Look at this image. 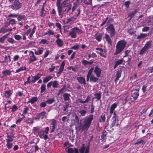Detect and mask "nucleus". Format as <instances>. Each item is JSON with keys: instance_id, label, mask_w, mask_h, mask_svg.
<instances>
[{"instance_id": "1", "label": "nucleus", "mask_w": 153, "mask_h": 153, "mask_svg": "<svg viewBox=\"0 0 153 153\" xmlns=\"http://www.w3.org/2000/svg\"><path fill=\"white\" fill-rule=\"evenodd\" d=\"M127 42L125 39L121 40L117 42L116 45L114 55H117L121 53L126 47Z\"/></svg>"}, {"instance_id": "2", "label": "nucleus", "mask_w": 153, "mask_h": 153, "mask_svg": "<svg viewBox=\"0 0 153 153\" xmlns=\"http://www.w3.org/2000/svg\"><path fill=\"white\" fill-rule=\"evenodd\" d=\"M93 115L90 114L88 117L85 118L83 121V124L82 126V131H86L91 125L93 119Z\"/></svg>"}, {"instance_id": "3", "label": "nucleus", "mask_w": 153, "mask_h": 153, "mask_svg": "<svg viewBox=\"0 0 153 153\" xmlns=\"http://www.w3.org/2000/svg\"><path fill=\"white\" fill-rule=\"evenodd\" d=\"M22 3L19 0H15L10 6V8L13 10L20 9L22 6Z\"/></svg>"}, {"instance_id": "4", "label": "nucleus", "mask_w": 153, "mask_h": 153, "mask_svg": "<svg viewBox=\"0 0 153 153\" xmlns=\"http://www.w3.org/2000/svg\"><path fill=\"white\" fill-rule=\"evenodd\" d=\"M82 31L79 27H76L71 29V30L69 33V35L72 38H75L76 37L77 33L80 34L82 33Z\"/></svg>"}, {"instance_id": "5", "label": "nucleus", "mask_w": 153, "mask_h": 153, "mask_svg": "<svg viewBox=\"0 0 153 153\" xmlns=\"http://www.w3.org/2000/svg\"><path fill=\"white\" fill-rule=\"evenodd\" d=\"M68 0H65L63 1L61 4V7H59L57 10L58 15L61 18H62L63 16V7H66L69 5L68 3Z\"/></svg>"}, {"instance_id": "6", "label": "nucleus", "mask_w": 153, "mask_h": 153, "mask_svg": "<svg viewBox=\"0 0 153 153\" xmlns=\"http://www.w3.org/2000/svg\"><path fill=\"white\" fill-rule=\"evenodd\" d=\"M106 30L110 34V37L112 38L115 35V29L113 24H110L106 28Z\"/></svg>"}, {"instance_id": "7", "label": "nucleus", "mask_w": 153, "mask_h": 153, "mask_svg": "<svg viewBox=\"0 0 153 153\" xmlns=\"http://www.w3.org/2000/svg\"><path fill=\"white\" fill-rule=\"evenodd\" d=\"M47 115V114L46 113L45 111H43L40 113H38L36 115V117H34V118L36 120L38 121L40 119H43L44 117H46Z\"/></svg>"}, {"instance_id": "8", "label": "nucleus", "mask_w": 153, "mask_h": 153, "mask_svg": "<svg viewBox=\"0 0 153 153\" xmlns=\"http://www.w3.org/2000/svg\"><path fill=\"white\" fill-rule=\"evenodd\" d=\"M56 120L54 119L52 120V121L50 124V133H52L54 131L56 127Z\"/></svg>"}, {"instance_id": "9", "label": "nucleus", "mask_w": 153, "mask_h": 153, "mask_svg": "<svg viewBox=\"0 0 153 153\" xmlns=\"http://www.w3.org/2000/svg\"><path fill=\"white\" fill-rule=\"evenodd\" d=\"M30 58L29 59V61L28 63L30 64L32 62L36 61L37 59L36 57L35 56L33 52L32 51H30Z\"/></svg>"}, {"instance_id": "10", "label": "nucleus", "mask_w": 153, "mask_h": 153, "mask_svg": "<svg viewBox=\"0 0 153 153\" xmlns=\"http://www.w3.org/2000/svg\"><path fill=\"white\" fill-rule=\"evenodd\" d=\"M13 92V90H9L4 91V97L7 99H8L12 96Z\"/></svg>"}, {"instance_id": "11", "label": "nucleus", "mask_w": 153, "mask_h": 153, "mask_svg": "<svg viewBox=\"0 0 153 153\" xmlns=\"http://www.w3.org/2000/svg\"><path fill=\"white\" fill-rule=\"evenodd\" d=\"M42 76V74L40 73L38 74L37 75L35 76L31 75V77L32 79V82L35 83Z\"/></svg>"}, {"instance_id": "12", "label": "nucleus", "mask_w": 153, "mask_h": 153, "mask_svg": "<svg viewBox=\"0 0 153 153\" xmlns=\"http://www.w3.org/2000/svg\"><path fill=\"white\" fill-rule=\"evenodd\" d=\"M65 63L64 61H63L60 66L58 72L57 73V76H59L61 74L64 69V67L65 65Z\"/></svg>"}, {"instance_id": "13", "label": "nucleus", "mask_w": 153, "mask_h": 153, "mask_svg": "<svg viewBox=\"0 0 153 153\" xmlns=\"http://www.w3.org/2000/svg\"><path fill=\"white\" fill-rule=\"evenodd\" d=\"M76 80L78 82L81 84L85 85L86 84V81L85 78L82 76H79L76 78Z\"/></svg>"}, {"instance_id": "14", "label": "nucleus", "mask_w": 153, "mask_h": 153, "mask_svg": "<svg viewBox=\"0 0 153 153\" xmlns=\"http://www.w3.org/2000/svg\"><path fill=\"white\" fill-rule=\"evenodd\" d=\"M94 72L96 74V75L97 77H100L101 74V69L98 66H97L95 67Z\"/></svg>"}, {"instance_id": "15", "label": "nucleus", "mask_w": 153, "mask_h": 153, "mask_svg": "<svg viewBox=\"0 0 153 153\" xmlns=\"http://www.w3.org/2000/svg\"><path fill=\"white\" fill-rule=\"evenodd\" d=\"M139 92L136 91H132V96L133 98V100L132 101V102L135 101L138 98L139 95Z\"/></svg>"}, {"instance_id": "16", "label": "nucleus", "mask_w": 153, "mask_h": 153, "mask_svg": "<svg viewBox=\"0 0 153 153\" xmlns=\"http://www.w3.org/2000/svg\"><path fill=\"white\" fill-rule=\"evenodd\" d=\"M94 97L93 99H96V101H100L101 102V92L100 91L99 92L95 93L94 94Z\"/></svg>"}, {"instance_id": "17", "label": "nucleus", "mask_w": 153, "mask_h": 153, "mask_svg": "<svg viewBox=\"0 0 153 153\" xmlns=\"http://www.w3.org/2000/svg\"><path fill=\"white\" fill-rule=\"evenodd\" d=\"M146 140L145 139H139L137 140V141L134 143V145H136L138 144H141L143 146L146 143Z\"/></svg>"}, {"instance_id": "18", "label": "nucleus", "mask_w": 153, "mask_h": 153, "mask_svg": "<svg viewBox=\"0 0 153 153\" xmlns=\"http://www.w3.org/2000/svg\"><path fill=\"white\" fill-rule=\"evenodd\" d=\"M7 137L6 141H13V138L14 137V134L12 135L11 134H9L8 133H6Z\"/></svg>"}, {"instance_id": "19", "label": "nucleus", "mask_w": 153, "mask_h": 153, "mask_svg": "<svg viewBox=\"0 0 153 153\" xmlns=\"http://www.w3.org/2000/svg\"><path fill=\"white\" fill-rule=\"evenodd\" d=\"M140 10V9L138 8H136L134 11H132L128 15L130 17V19H131L134 16V15Z\"/></svg>"}, {"instance_id": "20", "label": "nucleus", "mask_w": 153, "mask_h": 153, "mask_svg": "<svg viewBox=\"0 0 153 153\" xmlns=\"http://www.w3.org/2000/svg\"><path fill=\"white\" fill-rule=\"evenodd\" d=\"M123 59H120L115 62V64L114 67V69H115L119 65L122 64L123 62Z\"/></svg>"}, {"instance_id": "21", "label": "nucleus", "mask_w": 153, "mask_h": 153, "mask_svg": "<svg viewBox=\"0 0 153 153\" xmlns=\"http://www.w3.org/2000/svg\"><path fill=\"white\" fill-rule=\"evenodd\" d=\"M106 131L105 130H103L101 133V137L100 140L103 142L104 140L106 138Z\"/></svg>"}, {"instance_id": "22", "label": "nucleus", "mask_w": 153, "mask_h": 153, "mask_svg": "<svg viewBox=\"0 0 153 153\" xmlns=\"http://www.w3.org/2000/svg\"><path fill=\"white\" fill-rule=\"evenodd\" d=\"M44 49L43 48H38L37 51H35V53L36 55H40L42 54L43 53Z\"/></svg>"}, {"instance_id": "23", "label": "nucleus", "mask_w": 153, "mask_h": 153, "mask_svg": "<svg viewBox=\"0 0 153 153\" xmlns=\"http://www.w3.org/2000/svg\"><path fill=\"white\" fill-rule=\"evenodd\" d=\"M38 100V99L37 97H33L28 101L27 103H31V104H33L36 102Z\"/></svg>"}, {"instance_id": "24", "label": "nucleus", "mask_w": 153, "mask_h": 153, "mask_svg": "<svg viewBox=\"0 0 153 153\" xmlns=\"http://www.w3.org/2000/svg\"><path fill=\"white\" fill-rule=\"evenodd\" d=\"M56 42L58 47H62L64 44L63 41L60 39H57Z\"/></svg>"}, {"instance_id": "25", "label": "nucleus", "mask_w": 153, "mask_h": 153, "mask_svg": "<svg viewBox=\"0 0 153 153\" xmlns=\"http://www.w3.org/2000/svg\"><path fill=\"white\" fill-rule=\"evenodd\" d=\"M152 45V41H149L147 42L144 46L147 50L151 48Z\"/></svg>"}, {"instance_id": "26", "label": "nucleus", "mask_w": 153, "mask_h": 153, "mask_svg": "<svg viewBox=\"0 0 153 153\" xmlns=\"http://www.w3.org/2000/svg\"><path fill=\"white\" fill-rule=\"evenodd\" d=\"M148 36L147 34L140 33L139 35L137 36V39H143Z\"/></svg>"}, {"instance_id": "27", "label": "nucleus", "mask_w": 153, "mask_h": 153, "mask_svg": "<svg viewBox=\"0 0 153 153\" xmlns=\"http://www.w3.org/2000/svg\"><path fill=\"white\" fill-rule=\"evenodd\" d=\"M98 80V78L92 75L90 76V82H96Z\"/></svg>"}, {"instance_id": "28", "label": "nucleus", "mask_w": 153, "mask_h": 153, "mask_svg": "<svg viewBox=\"0 0 153 153\" xmlns=\"http://www.w3.org/2000/svg\"><path fill=\"white\" fill-rule=\"evenodd\" d=\"M70 96L71 95L67 93H65L63 95V97L64 98V101H66L68 100H70L69 98Z\"/></svg>"}, {"instance_id": "29", "label": "nucleus", "mask_w": 153, "mask_h": 153, "mask_svg": "<svg viewBox=\"0 0 153 153\" xmlns=\"http://www.w3.org/2000/svg\"><path fill=\"white\" fill-rule=\"evenodd\" d=\"M11 71L10 70H6L4 71H3L2 73L4 76H9L11 74Z\"/></svg>"}, {"instance_id": "30", "label": "nucleus", "mask_w": 153, "mask_h": 153, "mask_svg": "<svg viewBox=\"0 0 153 153\" xmlns=\"http://www.w3.org/2000/svg\"><path fill=\"white\" fill-rule=\"evenodd\" d=\"M9 34V33L6 34L1 37L0 38V43H4V41L7 38V37Z\"/></svg>"}, {"instance_id": "31", "label": "nucleus", "mask_w": 153, "mask_h": 153, "mask_svg": "<svg viewBox=\"0 0 153 153\" xmlns=\"http://www.w3.org/2000/svg\"><path fill=\"white\" fill-rule=\"evenodd\" d=\"M26 67L25 66L20 67L16 71L15 73H18L20 72L25 71L26 69Z\"/></svg>"}, {"instance_id": "32", "label": "nucleus", "mask_w": 153, "mask_h": 153, "mask_svg": "<svg viewBox=\"0 0 153 153\" xmlns=\"http://www.w3.org/2000/svg\"><path fill=\"white\" fill-rule=\"evenodd\" d=\"M105 120V114H102L99 119V121L100 122H104Z\"/></svg>"}, {"instance_id": "33", "label": "nucleus", "mask_w": 153, "mask_h": 153, "mask_svg": "<svg viewBox=\"0 0 153 153\" xmlns=\"http://www.w3.org/2000/svg\"><path fill=\"white\" fill-rule=\"evenodd\" d=\"M105 37L106 41L108 43L111 45L112 43V41L109 35L107 34H105Z\"/></svg>"}, {"instance_id": "34", "label": "nucleus", "mask_w": 153, "mask_h": 153, "mask_svg": "<svg viewBox=\"0 0 153 153\" xmlns=\"http://www.w3.org/2000/svg\"><path fill=\"white\" fill-rule=\"evenodd\" d=\"M26 18V16L25 15L18 14L17 20L18 21H20L22 20H25Z\"/></svg>"}, {"instance_id": "35", "label": "nucleus", "mask_w": 153, "mask_h": 153, "mask_svg": "<svg viewBox=\"0 0 153 153\" xmlns=\"http://www.w3.org/2000/svg\"><path fill=\"white\" fill-rule=\"evenodd\" d=\"M35 119L34 118H28L25 120V122L27 124H32L34 122L33 121Z\"/></svg>"}, {"instance_id": "36", "label": "nucleus", "mask_w": 153, "mask_h": 153, "mask_svg": "<svg viewBox=\"0 0 153 153\" xmlns=\"http://www.w3.org/2000/svg\"><path fill=\"white\" fill-rule=\"evenodd\" d=\"M52 78L53 77L51 76H46L43 79V82L45 83H46Z\"/></svg>"}, {"instance_id": "37", "label": "nucleus", "mask_w": 153, "mask_h": 153, "mask_svg": "<svg viewBox=\"0 0 153 153\" xmlns=\"http://www.w3.org/2000/svg\"><path fill=\"white\" fill-rule=\"evenodd\" d=\"M6 146L8 149H10L12 148L13 144L11 143L12 141H6Z\"/></svg>"}, {"instance_id": "38", "label": "nucleus", "mask_w": 153, "mask_h": 153, "mask_svg": "<svg viewBox=\"0 0 153 153\" xmlns=\"http://www.w3.org/2000/svg\"><path fill=\"white\" fill-rule=\"evenodd\" d=\"M116 120L111 119V120L110 127L111 128L114 126L116 124Z\"/></svg>"}, {"instance_id": "39", "label": "nucleus", "mask_w": 153, "mask_h": 153, "mask_svg": "<svg viewBox=\"0 0 153 153\" xmlns=\"http://www.w3.org/2000/svg\"><path fill=\"white\" fill-rule=\"evenodd\" d=\"M46 101L48 104H51L55 101V98L54 97L49 98Z\"/></svg>"}, {"instance_id": "40", "label": "nucleus", "mask_w": 153, "mask_h": 153, "mask_svg": "<svg viewBox=\"0 0 153 153\" xmlns=\"http://www.w3.org/2000/svg\"><path fill=\"white\" fill-rule=\"evenodd\" d=\"M40 137L42 139H44L45 140H47L48 139V136L47 135L44 134V133H43L42 134H41L39 135Z\"/></svg>"}, {"instance_id": "41", "label": "nucleus", "mask_w": 153, "mask_h": 153, "mask_svg": "<svg viewBox=\"0 0 153 153\" xmlns=\"http://www.w3.org/2000/svg\"><path fill=\"white\" fill-rule=\"evenodd\" d=\"M11 108V112H12L13 113H14L18 109V107L15 104H14L12 107Z\"/></svg>"}, {"instance_id": "42", "label": "nucleus", "mask_w": 153, "mask_h": 153, "mask_svg": "<svg viewBox=\"0 0 153 153\" xmlns=\"http://www.w3.org/2000/svg\"><path fill=\"white\" fill-rule=\"evenodd\" d=\"M96 50H99L100 51V52L99 53V54L101 56H103V57H104V58L106 57V56L105 55H103L102 54V52H103V50L102 48H96Z\"/></svg>"}, {"instance_id": "43", "label": "nucleus", "mask_w": 153, "mask_h": 153, "mask_svg": "<svg viewBox=\"0 0 153 153\" xmlns=\"http://www.w3.org/2000/svg\"><path fill=\"white\" fill-rule=\"evenodd\" d=\"M147 50L144 47H143L140 50L139 53V54L142 55L144 53H145L147 51Z\"/></svg>"}, {"instance_id": "44", "label": "nucleus", "mask_w": 153, "mask_h": 153, "mask_svg": "<svg viewBox=\"0 0 153 153\" xmlns=\"http://www.w3.org/2000/svg\"><path fill=\"white\" fill-rule=\"evenodd\" d=\"M80 114L81 116H84L87 113V111L85 110H81L78 112Z\"/></svg>"}, {"instance_id": "45", "label": "nucleus", "mask_w": 153, "mask_h": 153, "mask_svg": "<svg viewBox=\"0 0 153 153\" xmlns=\"http://www.w3.org/2000/svg\"><path fill=\"white\" fill-rule=\"evenodd\" d=\"M69 106V104L68 102H66L64 105L63 106V110L64 111H66L67 109L68 108Z\"/></svg>"}, {"instance_id": "46", "label": "nucleus", "mask_w": 153, "mask_h": 153, "mask_svg": "<svg viewBox=\"0 0 153 153\" xmlns=\"http://www.w3.org/2000/svg\"><path fill=\"white\" fill-rule=\"evenodd\" d=\"M78 5L79 4L77 2H75L74 3L73 7L72 8V12L74 11Z\"/></svg>"}, {"instance_id": "47", "label": "nucleus", "mask_w": 153, "mask_h": 153, "mask_svg": "<svg viewBox=\"0 0 153 153\" xmlns=\"http://www.w3.org/2000/svg\"><path fill=\"white\" fill-rule=\"evenodd\" d=\"M66 7V8L65 10L63 12L62 11V13L65 12H66V13H68L69 11L72 9L71 5L70 4H69L68 6H67Z\"/></svg>"}, {"instance_id": "48", "label": "nucleus", "mask_w": 153, "mask_h": 153, "mask_svg": "<svg viewBox=\"0 0 153 153\" xmlns=\"http://www.w3.org/2000/svg\"><path fill=\"white\" fill-rule=\"evenodd\" d=\"M40 93H42L44 92L46 90V85L42 84L40 87Z\"/></svg>"}, {"instance_id": "49", "label": "nucleus", "mask_w": 153, "mask_h": 153, "mask_svg": "<svg viewBox=\"0 0 153 153\" xmlns=\"http://www.w3.org/2000/svg\"><path fill=\"white\" fill-rule=\"evenodd\" d=\"M102 34L101 33H99L98 35L96 37V39L98 42H100L101 40Z\"/></svg>"}, {"instance_id": "50", "label": "nucleus", "mask_w": 153, "mask_h": 153, "mask_svg": "<svg viewBox=\"0 0 153 153\" xmlns=\"http://www.w3.org/2000/svg\"><path fill=\"white\" fill-rule=\"evenodd\" d=\"M36 28V26H34L32 29V30L31 33H30V34L29 35V37H30V38H32L33 37V34L35 33V32Z\"/></svg>"}, {"instance_id": "51", "label": "nucleus", "mask_w": 153, "mask_h": 153, "mask_svg": "<svg viewBox=\"0 0 153 153\" xmlns=\"http://www.w3.org/2000/svg\"><path fill=\"white\" fill-rule=\"evenodd\" d=\"M62 0H57L56 2V6L57 7V10L60 7H61V2Z\"/></svg>"}, {"instance_id": "52", "label": "nucleus", "mask_w": 153, "mask_h": 153, "mask_svg": "<svg viewBox=\"0 0 153 153\" xmlns=\"http://www.w3.org/2000/svg\"><path fill=\"white\" fill-rule=\"evenodd\" d=\"M58 82L56 80L53 81L52 83V87L53 88H56L58 85Z\"/></svg>"}, {"instance_id": "53", "label": "nucleus", "mask_w": 153, "mask_h": 153, "mask_svg": "<svg viewBox=\"0 0 153 153\" xmlns=\"http://www.w3.org/2000/svg\"><path fill=\"white\" fill-rule=\"evenodd\" d=\"M85 150V144H82V146L79 149V151L80 153H84Z\"/></svg>"}, {"instance_id": "54", "label": "nucleus", "mask_w": 153, "mask_h": 153, "mask_svg": "<svg viewBox=\"0 0 153 153\" xmlns=\"http://www.w3.org/2000/svg\"><path fill=\"white\" fill-rule=\"evenodd\" d=\"M117 104L116 103L113 104L111 106L110 109L114 111L115 108L117 107Z\"/></svg>"}, {"instance_id": "55", "label": "nucleus", "mask_w": 153, "mask_h": 153, "mask_svg": "<svg viewBox=\"0 0 153 153\" xmlns=\"http://www.w3.org/2000/svg\"><path fill=\"white\" fill-rule=\"evenodd\" d=\"M130 1H128L125 2L124 3V5L127 9H128L129 8V5L130 4Z\"/></svg>"}, {"instance_id": "56", "label": "nucleus", "mask_w": 153, "mask_h": 153, "mask_svg": "<svg viewBox=\"0 0 153 153\" xmlns=\"http://www.w3.org/2000/svg\"><path fill=\"white\" fill-rule=\"evenodd\" d=\"M40 130V127L39 126L34 127L32 131L33 132H37Z\"/></svg>"}, {"instance_id": "57", "label": "nucleus", "mask_w": 153, "mask_h": 153, "mask_svg": "<svg viewBox=\"0 0 153 153\" xmlns=\"http://www.w3.org/2000/svg\"><path fill=\"white\" fill-rule=\"evenodd\" d=\"M40 44H43L44 45L47 44H48L47 40L46 39H42L41 41L39 42Z\"/></svg>"}, {"instance_id": "58", "label": "nucleus", "mask_w": 153, "mask_h": 153, "mask_svg": "<svg viewBox=\"0 0 153 153\" xmlns=\"http://www.w3.org/2000/svg\"><path fill=\"white\" fill-rule=\"evenodd\" d=\"M67 69L68 70H72L73 71L76 72V71L77 68H74L72 66H68Z\"/></svg>"}, {"instance_id": "59", "label": "nucleus", "mask_w": 153, "mask_h": 153, "mask_svg": "<svg viewBox=\"0 0 153 153\" xmlns=\"http://www.w3.org/2000/svg\"><path fill=\"white\" fill-rule=\"evenodd\" d=\"M46 101L43 102L41 103L39 105V106L41 108L45 107L47 105Z\"/></svg>"}, {"instance_id": "60", "label": "nucleus", "mask_w": 153, "mask_h": 153, "mask_svg": "<svg viewBox=\"0 0 153 153\" xmlns=\"http://www.w3.org/2000/svg\"><path fill=\"white\" fill-rule=\"evenodd\" d=\"M49 130V127H47L44 130L42 131V132L43 133H45V134L47 135L48 133Z\"/></svg>"}, {"instance_id": "61", "label": "nucleus", "mask_w": 153, "mask_h": 153, "mask_svg": "<svg viewBox=\"0 0 153 153\" xmlns=\"http://www.w3.org/2000/svg\"><path fill=\"white\" fill-rule=\"evenodd\" d=\"M65 86L64 85L61 89L59 90L58 91V95H59L61 94H62L63 92V91L65 89Z\"/></svg>"}, {"instance_id": "62", "label": "nucleus", "mask_w": 153, "mask_h": 153, "mask_svg": "<svg viewBox=\"0 0 153 153\" xmlns=\"http://www.w3.org/2000/svg\"><path fill=\"white\" fill-rule=\"evenodd\" d=\"M111 119H115L116 120L117 119H118V116L117 114L116 113V111H114L113 116L112 117Z\"/></svg>"}, {"instance_id": "63", "label": "nucleus", "mask_w": 153, "mask_h": 153, "mask_svg": "<svg viewBox=\"0 0 153 153\" xmlns=\"http://www.w3.org/2000/svg\"><path fill=\"white\" fill-rule=\"evenodd\" d=\"M94 69L93 67L91 68L88 71L87 75L91 76L92 73Z\"/></svg>"}, {"instance_id": "64", "label": "nucleus", "mask_w": 153, "mask_h": 153, "mask_svg": "<svg viewBox=\"0 0 153 153\" xmlns=\"http://www.w3.org/2000/svg\"><path fill=\"white\" fill-rule=\"evenodd\" d=\"M5 27L4 26H3L1 28L3 33H4L8 32V30L5 28Z\"/></svg>"}]
</instances>
